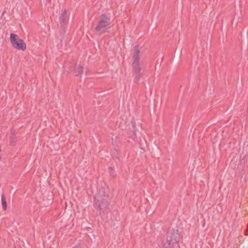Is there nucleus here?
Here are the masks:
<instances>
[{
	"instance_id": "1",
	"label": "nucleus",
	"mask_w": 248,
	"mask_h": 248,
	"mask_svg": "<svg viewBox=\"0 0 248 248\" xmlns=\"http://www.w3.org/2000/svg\"><path fill=\"white\" fill-rule=\"evenodd\" d=\"M110 17L106 14H102L100 16L98 25L94 28L96 31H101L102 33L106 32V30L109 28Z\"/></svg>"
},
{
	"instance_id": "2",
	"label": "nucleus",
	"mask_w": 248,
	"mask_h": 248,
	"mask_svg": "<svg viewBox=\"0 0 248 248\" xmlns=\"http://www.w3.org/2000/svg\"><path fill=\"white\" fill-rule=\"evenodd\" d=\"M64 66L68 69V73H72L75 76H80L83 72V67L81 65H77L74 62H65Z\"/></svg>"
},
{
	"instance_id": "3",
	"label": "nucleus",
	"mask_w": 248,
	"mask_h": 248,
	"mask_svg": "<svg viewBox=\"0 0 248 248\" xmlns=\"http://www.w3.org/2000/svg\"><path fill=\"white\" fill-rule=\"evenodd\" d=\"M10 39L11 44L14 48L23 51L26 50V44L23 40L19 38L17 35L11 33L10 34Z\"/></svg>"
},
{
	"instance_id": "4",
	"label": "nucleus",
	"mask_w": 248,
	"mask_h": 248,
	"mask_svg": "<svg viewBox=\"0 0 248 248\" xmlns=\"http://www.w3.org/2000/svg\"><path fill=\"white\" fill-rule=\"evenodd\" d=\"M134 53L133 56L132 67H140V49L138 46L134 47Z\"/></svg>"
},
{
	"instance_id": "5",
	"label": "nucleus",
	"mask_w": 248,
	"mask_h": 248,
	"mask_svg": "<svg viewBox=\"0 0 248 248\" xmlns=\"http://www.w3.org/2000/svg\"><path fill=\"white\" fill-rule=\"evenodd\" d=\"M178 233L177 231H175L174 230H172L168 233L167 236V241H171L172 243L176 244L177 243V239L178 238Z\"/></svg>"
},
{
	"instance_id": "6",
	"label": "nucleus",
	"mask_w": 248,
	"mask_h": 248,
	"mask_svg": "<svg viewBox=\"0 0 248 248\" xmlns=\"http://www.w3.org/2000/svg\"><path fill=\"white\" fill-rule=\"evenodd\" d=\"M132 68L134 76V82L137 84H139V80L140 78V72L141 71V67Z\"/></svg>"
},
{
	"instance_id": "7",
	"label": "nucleus",
	"mask_w": 248,
	"mask_h": 248,
	"mask_svg": "<svg viewBox=\"0 0 248 248\" xmlns=\"http://www.w3.org/2000/svg\"><path fill=\"white\" fill-rule=\"evenodd\" d=\"M67 11L64 10L60 16V22L61 24L65 23L66 20Z\"/></svg>"
},
{
	"instance_id": "8",
	"label": "nucleus",
	"mask_w": 248,
	"mask_h": 248,
	"mask_svg": "<svg viewBox=\"0 0 248 248\" xmlns=\"http://www.w3.org/2000/svg\"><path fill=\"white\" fill-rule=\"evenodd\" d=\"M1 204L2 206V208L4 211H6L7 210V203L5 199V197L4 195H2L1 197Z\"/></svg>"
},
{
	"instance_id": "9",
	"label": "nucleus",
	"mask_w": 248,
	"mask_h": 248,
	"mask_svg": "<svg viewBox=\"0 0 248 248\" xmlns=\"http://www.w3.org/2000/svg\"><path fill=\"white\" fill-rule=\"evenodd\" d=\"M174 245L175 244L172 243L171 241L168 242L167 240L166 242L163 245V248H173Z\"/></svg>"
},
{
	"instance_id": "10",
	"label": "nucleus",
	"mask_w": 248,
	"mask_h": 248,
	"mask_svg": "<svg viewBox=\"0 0 248 248\" xmlns=\"http://www.w3.org/2000/svg\"><path fill=\"white\" fill-rule=\"evenodd\" d=\"M94 206L96 209H98L99 210H101V209L100 207V203L98 204L97 202H95L94 204Z\"/></svg>"
},
{
	"instance_id": "11",
	"label": "nucleus",
	"mask_w": 248,
	"mask_h": 248,
	"mask_svg": "<svg viewBox=\"0 0 248 248\" xmlns=\"http://www.w3.org/2000/svg\"><path fill=\"white\" fill-rule=\"evenodd\" d=\"M10 145L14 146L15 145V142L14 141V139L13 137L11 138Z\"/></svg>"
},
{
	"instance_id": "12",
	"label": "nucleus",
	"mask_w": 248,
	"mask_h": 248,
	"mask_svg": "<svg viewBox=\"0 0 248 248\" xmlns=\"http://www.w3.org/2000/svg\"><path fill=\"white\" fill-rule=\"evenodd\" d=\"M109 174H110V176L112 177H115V176H116V174L115 173H114V172L113 171H110L109 172Z\"/></svg>"
},
{
	"instance_id": "13",
	"label": "nucleus",
	"mask_w": 248,
	"mask_h": 248,
	"mask_svg": "<svg viewBox=\"0 0 248 248\" xmlns=\"http://www.w3.org/2000/svg\"><path fill=\"white\" fill-rule=\"evenodd\" d=\"M73 248H87L86 246L80 245V246H76Z\"/></svg>"
},
{
	"instance_id": "14",
	"label": "nucleus",
	"mask_w": 248,
	"mask_h": 248,
	"mask_svg": "<svg viewBox=\"0 0 248 248\" xmlns=\"http://www.w3.org/2000/svg\"><path fill=\"white\" fill-rule=\"evenodd\" d=\"M108 170L110 171H112L113 170V169L112 167H108Z\"/></svg>"
},
{
	"instance_id": "15",
	"label": "nucleus",
	"mask_w": 248,
	"mask_h": 248,
	"mask_svg": "<svg viewBox=\"0 0 248 248\" xmlns=\"http://www.w3.org/2000/svg\"><path fill=\"white\" fill-rule=\"evenodd\" d=\"M47 1L48 2H50L51 1V0H47Z\"/></svg>"
},
{
	"instance_id": "16",
	"label": "nucleus",
	"mask_w": 248,
	"mask_h": 248,
	"mask_svg": "<svg viewBox=\"0 0 248 248\" xmlns=\"http://www.w3.org/2000/svg\"><path fill=\"white\" fill-rule=\"evenodd\" d=\"M1 159V158L0 157V159Z\"/></svg>"
}]
</instances>
